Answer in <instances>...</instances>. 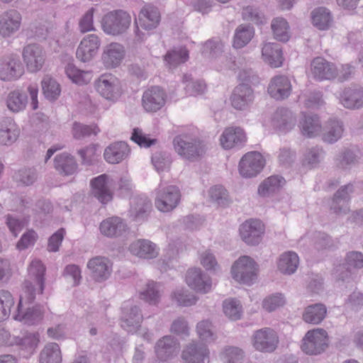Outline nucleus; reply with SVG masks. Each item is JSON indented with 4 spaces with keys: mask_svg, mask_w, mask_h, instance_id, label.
Segmentation results:
<instances>
[{
    "mask_svg": "<svg viewBox=\"0 0 363 363\" xmlns=\"http://www.w3.org/2000/svg\"><path fill=\"white\" fill-rule=\"evenodd\" d=\"M35 291L36 289L34 288L33 283L29 281L24 283V291L20 297L17 313L14 316L16 320L28 325H35L43 320L44 309L41 306H26L35 300Z\"/></svg>",
    "mask_w": 363,
    "mask_h": 363,
    "instance_id": "f257e3e1",
    "label": "nucleus"
},
{
    "mask_svg": "<svg viewBox=\"0 0 363 363\" xmlns=\"http://www.w3.org/2000/svg\"><path fill=\"white\" fill-rule=\"evenodd\" d=\"M173 144L177 153L182 159L191 162L201 160L206 150V144L203 140L186 135L176 136Z\"/></svg>",
    "mask_w": 363,
    "mask_h": 363,
    "instance_id": "f03ea898",
    "label": "nucleus"
},
{
    "mask_svg": "<svg viewBox=\"0 0 363 363\" xmlns=\"http://www.w3.org/2000/svg\"><path fill=\"white\" fill-rule=\"evenodd\" d=\"M131 17L126 11L118 9L105 14L101 21L103 31L108 35L118 36L129 28Z\"/></svg>",
    "mask_w": 363,
    "mask_h": 363,
    "instance_id": "7ed1b4c3",
    "label": "nucleus"
},
{
    "mask_svg": "<svg viewBox=\"0 0 363 363\" xmlns=\"http://www.w3.org/2000/svg\"><path fill=\"white\" fill-rule=\"evenodd\" d=\"M329 346L328 333L323 328L308 330L301 340V349L308 355H319Z\"/></svg>",
    "mask_w": 363,
    "mask_h": 363,
    "instance_id": "20e7f679",
    "label": "nucleus"
},
{
    "mask_svg": "<svg viewBox=\"0 0 363 363\" xmlns=\"http://www.w3.org/2000/svg\"><path fill=\"white\" fill-rule=\"evenodd\" d=\"M251 342L255 350L263 353H272L277 350L279 338L274 329L266 327L253 333Z\"/></svg>",
    "mask_w": 363,
    "mask_h": 363,
    "instance_id": "39448f33",
    "label": "nucleus"
},
{
    "mask_svg": "<svg viewBox=\"0 0 363 363\" xmlns=\"http://www.w3.org/2000/svg\"><path fill=\"white\" fill-rule=\"evenodd\" d=\"M180 200L181 193L176 186H162L160 184L156 190L155 204L161 212L167 213L173 211L179 205Z\"/></svg>",
    "mask_w": 363,
    "mask_h": 363,
    "instance_id": "423d86ee",
    "label": "nucleus"
},
{
    "mask_svg": "<svg viewBox=\"0 0 363 363\" xmlns=\"http://www.w3.org/2000/svg\"><path fill=\"white\" fill-rule=\"evenodd\" d=\"M255 262L248 256L240 257L232 266L233 278L240 283L251 284L257 276Z\"/></svg>",
    "mask_w": 363,
    "mask_h": 363,
    "instance_id": "0eeeda50",
    "label": "nucleus"
},
{
    "mask_svg": "<svg viewBox=\"0 0 363 363\" xmlns=\"http://www.w3.org/2000/svg\"><path fill=\"white\" fill-rule=\"evenodd\" d=\"M265 165V160L258 152H249L242 156L239 165L240 174L244 178H252L258 175Z\"/></svg>",
    "mask_w": 363,
    "mask_h": 363,
    "instance_id": "6e6552de",
    "label": "nucleus"
},
{
    "mask_svg": "<svg viewBox=\"0 0 363 363\" xmlns=\"http://www.w3.org/2000/svg\"><path fill=\"white\" fill-rule=\"evenodd\" d=\"M113 179L106 174L94 177L90 182L91 194L101 204H106L113 198Z\"/></svg>",
    "mask_w": 363,
    "mask_h": 363,
    "instance_id": "1a4fd4ad",
    "label": "nucleus"
},
{
    "mask_svg": "<svg viewBox=\"0 0 363 363\" xmlns=\"http://www.w3.org/2000/svg\"><path fill=\"white\" fill-rule=\"evenodd\" d=\"M297 122L296 115L286 108H278L270 117V124L272 128L280 133H287L292 130Z\"/></svg>",
    "mask_w": 363,
    "mask_h": 363,
    "instance_id": "9d476101",
    "label": "nucleus"
},
{
    "mask_svg": "<svg viewBox=\"0 0 363 363\" xmlns=\"http://www.w3.org/2000/svg\"><path fill=\"white\" fill-rule=\"evenodd\" d=\"M22 55L30 72H36L42 69L45 60V52L40 45L28 44L24 47Z\"/></svg>",
    "mask_w": 363,
    "mask_h": 363,
    "instance_id": "9b49d317",
    "label": "nucleus"
},
{
    "mask_svg": "<svg viewBox=\"0 0 363 363\" xmlns=\"http://www.w3.org/2000/svg\"><path fill=\"white\" fill-rule=\"evenodd\" d=\"M152 208V202L147 196H133L130 200L129 216L135 222H144L147 220Z\"/></svg>",
    "mask_w": 363,
    "mask_h": 363,
    "instance_id": "f8f14e48",
    "label": "nucleus"
},
{
    "mask_svg": "<svg viewBox=\"0 0 363 363\" xmlns=\"http://www.w3.org/2000/svg\"><path fill=\"white\" fill-rule=\"evenodd\" d=\"M241 239L249 245H257L262 240L264 226L258 220L250 219L243 223L239 229Z\"/></svg>",
    "mask_w": 363,
    "mask_h": 363,
    "instance_id": "ddd939ff",
    "label": "nucleus"
},
{
    "mask_svg": "<svg viewBox=\"0 0 363 363\" xmlns=\"http://www.w3.org/2000/svg\"><path fill=\"white\" fill-rule=\"evenodd\" d=\"M311 72L317 80H332L337 75L336 66L322 57H315L311 62Z\"/></svg>",
    "mask_w": 363,
    "mask_h": 363,
    "instance_id": "4468645a",
    "label": "nucleus"
},
{
    "mask_svg": "<svg viewBox=\"0 0 363 363\" xmlns=\"http://www.w3.org/2000/svg\"><path fill=\"white\" fill-rule=\"evenodd\" d=\"M100 46L101 40L98 35L89 34L81 40L76 51V57L81 62H89L97 54Z\"/></svg>",
    "mask_w": 363,
    "mask_h": 363,
    "instance_id": "2eb2a0df",
    "label": "nucleus"
},
{
    "mask_svg": "<svg viewBox=\"0 0 363 363\" xmlns=\"http://www.w3.org/2000/svg\"><path fill=\"white\" fill-rule=\"evenodd\" d=\"M186 282L192 289L202 293H208L212 286L211 277L200 268L189 269L186 274Z\"/></svg>",
    "mask_w": 363,
    "mask_h": 363,
    "instance_id": "dca6fc26",
    "label": "nucleus"
},
{
    "mask_svg": "<svg viewBox=\"0 0 363 363\" xmlns=\"http://www.w3.org/2000/svg\"><path fill=\"white\" fill-rule=\"evenodd\" d=\"M209 357L207 346L200 342L192 341L182 350L181 357L184 363H204Z\"/></svg>",
    "mask_w": 363,
    "mask_h": 363,
    "instance_id": "f3484780",
    "label": "nucleus"
},
{
    "mask_svg": "<svg viewBox=\"0 0 363 363\" xmlns=\"http://www.w3.org/2000/svg\"><path fill=\"white\" fill-rule=\"evenodd\" d=\"M179 349L178 340L172 335L159 339L155 346V352L160 362H166L176 355Z\"/></svg>",
    "mask_w": 363,
    "mask_h": 363,
    "instance_id": "a211bd4d",
    "label": "nucleus"
},
{
    "mask_svg": "<svg viewBox=\"0 0 363 363\" xmlns=\"http://www.w3.org/2000/svg\"><path fill=\"white\" fill-rule=\"evenodd\" d=\"M24 72L23 66L16 55H11L0 63V79L10 81L18 79Z\"/></svg>",
    "mask_w": 363,
    "mask_h": 363,
    "instance_id": "6ab92c4d",
    "label": "nucleus"
},
{
    "mask_svg": "<svg viewBox=\"0 0 363 363\" xmlns=\"http://www.w3.org/2000/svg\"><path fill=\"white\" fill-rule=\"evenodd\" d=\"M92 278L99 282L106 280L112 272V262L105 257L97 256L87 263Z\"/></svg>",
    "mask_w": 363,
    "mask_h": 363,
    "instance_id": "aec40b11",
    "label": "nucleus"
},
{
    "mask_svg": "<svg viewBox=\"0 0 363 363\" xmlns=\"http://www.w3.org/2000/svg\"><path fill=\"white\" fill-rule=\"evenodd\" d=\"M125 55V48L118 43H111L107 45L103 51L101 61L107 69L118 67Z\"/></svg>",
    "mask_w": 363,
    "mask_h": 363,
    "instance_id": "412c9836",
    "label": "nucleus"
},
{
    "mask_svg": "<svg viewBox=\"0 0 363 363\" xmlns=\"http://www.w3.org/2000/svg\"><path fill=\"white\" fill-rule=\"evenodd\" d=\"M21 15L15 10L10 9L0 16V34L6 38L16 33L21 24Z\"/></svg>",
    "mask_w": 363,
    "mask_h": 363,
    "instance_id": "4be33fe9",
    "label": "nucleus"
},
{
    "mask_svg": "<svg viewBox=\"0 0 363 363\" xmlns=\"http://www.w3.org/2000/svg\"><path fill=\"white\" fill-rule=\"evenodd\" d=\"M21 135V129L11 118L0 121V145L10 146L15 143Z\"/></svg>",
    "mask_w": 363,
    "mask_h": 363,
    "instance_id": "5701e85b",
    "label": "nucleus"
},
{
    "mask_svg": "<svg viewBox=\"0 0 363 363\" xmlns=\"http://www.w3.org/2000/svg\"><path fill=\"white\" fill-rule=\"evenodd\" d=\"M352 191L353 186L351 184L345 185L338 189L331 201L330 211L337 215L347 214L350 211L348 207L350 194Z\"/></svg>",
    "mask_w": 363,
    "mask_h": 363,
    "instance_id": "b1692460",
    "label": "nucleus"
},
{
    "mask_svg": "<svg viewBox=\"0 0 363 363\" xmlns=\"http://www.w3.org/2000/svg\"><path fill=\"white\" fill-rule=\"evenodd\" d=\"M143 315L140 308L136 306L123 308L121 326L128 333H135L140 327Z\"/></svg>",
    "mask_w": 363,
    "mask_h": 363,
    "instance_id": "393cba45",
    "label": "nucleus"
},
{
    "mask_svg": "<svg viewBox=\"0 0 363 363\" xmlns=\"http://www.w3.org/2000/svg\"><path fill=\"white\" fill-rule=\"evenodd\" d=\"M245 140V134L240 127L226 128L220 138V145L225 150L241 146Z\"/></svg>",
    "mask_w": 363,
    "mask_h": 363,
    "instance_id": "a878e982",
    "label": "nucleus"
},
{
    "mask_svg": "<svg viewBox=\"0 0 363 363\" xmlns=\"http://www.w3.org/2000/svg\"><path fill=\"white\" fill-rule=\"evenodd\" d=\"M129 250L133 255L143 259H153L159 254L157 245L146 239H139L133 242L129 246Z\"/></svg>",
    "mask_w": 363,
    "mask_h": 363,
    "instance_id": "bb28decb",
    "label": "nucleus"
},
{
    "mask_svg": "<svg viewBox=\"0 0 363 363\" xmlns=\"http://www.w3.org/2000/svg\"><path fill=\"white\" fill-rule=\"evenodd\" d=\"M130 152L128 145L123 141L108 145L104 150L105 160L110 164H118L126 159Z\"/></svg>",
    "mask_w": 363,
    "mask_h": 363,
    "instance_id": "cd10ccee",
    "label": "nucleus"
},
{
    "mask_svg": "<svg viewBox=\"0 0 363 363\" xmlns=\"http://www.w3.org/2000/svg\"><path fill=\"white\" fill-rule=\"evenodd\" d=\"M102 235L108 238H116L127 230V225L122 218L113 216L104 220L99 226Z\"/></svg>",
    "mask_w": 363,
    "mask_h": 363,
    "instance_id": "c85d7f7f",
    "label": "nucleus"
},
{
    "mask_svg": "<svg viewBox=\"0 0 363 363\" xmlns=\"http://www.w3.org/2000/svg\"><path fill=\"white\" fill-rule=\"evenodd\" d=\"M140 26L150 30L155 28L160 21V13L158 9L152 5H145L140 10L136 19Z\"/></svg>",
    "mask_w": 363,
    "mask_h": 363,
    "instance_id": "c756f323",
    "label": "nucleus"
},
{
    "mask_svg": "<svg viewBox=\"0 0 363 363\" xmlns=\"http://www.w3.org/2000/svg\"><path fill=\"white\" fill-rule=\"evenodd\" d=\"M262 57L272 67H279L283 65L282 48L278 43H267L262 49Z\"/></svg>",
    "mask_w": 363,
    "mask_h": 363,
    "instance_id": "7c9ffc66",
    "label": "nucleus"
},
{
    "mask_svg": "<svg viewBox=\"0 0 363 363\" xmlns=\"http://www.w3.org/2000/svg\"><path fill=\"white\" fill-rule=\"evenodd\" d=\"M55 169L63 176H69L75 174L78 164L74 157L66 152L59 154L54 159Z\"/></svg>",
    "mask_w": 363,
    "mask_h": 363,
    "instance_id": "2f4dec72",
    "label": "nucleus"
},
{
    "mask_svg": "<svg viewBox=\"0 0 363 363\" xmlns=\"http://www.w3.org/2000/svg\"><path fill=\"white\" fill-rule=\"evenodd\" d=\"M327 314L326 306L323 303H315L307 306L302 315L303 320L310 324L320 323Z\"/></svg>",
    "mask_w": 363,
    "mask_h": 363,
    "instance_id": "473e14b6",
    "label": "nucleus"
},
{
    "mask_svg": "<svg viewBox=\"0 0 363 363\" xmlns=\"http://www.w3.org/2000/svg\"><path fill=\"white\" fill-rule=\"evenodd\" d=\"M40 342L39 335L36 333H25L21 336H14L13 345L20 350L26 351L29 354L34 352Z\"/></svg>",
    "mask_w": 363,
    "mask_h": 363,
    "instance_id": "72a5a7b5",
    "label": "nucleus"
},
{
    "mask_svg": "<svg viewBox=\"0 0 363 363\" xmlns=\"http://www.w3.org/2000/svg\"><path fill=\"white\" fill-rule=\"evenodd\" d=\"M165 92H144L142 104L147 112H155L165 104Z\"/></svg>",
    "mask_w": 363,
    "mask_h": 363,
    "instance_id": "f704fd0d",
    "label": "nucleus"
},
{
    "mask_svg": "<svg viewBox=\"0 0 363 363\" xmlns=\"http://www.w3.org/2000/svg\"><path fill=\"white\" fill-rule=\"evenodd\" d=\"M45 272V267L41 262L40 260L34 259L31 262L28 267V274L30 279L28 280L33 283V286L35 284L38 286L40 293L42 294L44 290L45 279L44 275ZM26 280L24 283L26 281ZM35 289V287H34Z\"/></svg>",
    "mask_w": 363,
    "mask_h": 363,
    "instance_id": "c9c22d12",
    "label": "nucleus"
},
{
    "mask_svg": "<svg viewBox=\"0 0 363 363\" xmlns=\"http://www.w3.org/2000/svg\"><path fill=\"white\" fill-rule=\"evenodd\" d=\"M321 129V123L317 115H303L301 122V131L304 136L315 137L320 133Z\"/></svg>",
    "mask_w": 363,
    "mask_h": 363,
    "instance_id": "e433bc0d",
    "label": "nucleus"
},
{
    "mask_svg": "<svg viewBox=\"0 0 363 363\" xmlns=\"http://www.w3.org/2000/svg\"><path fill=\"white\" fill-rule=\"evenodd\" d=\"M299 259L294 252H286L283 253L278 262V269L284 274H294L298 266Z\"/></svg>",
    "mask_w": 363,
    "mask_h": 363,
    "instance_id": "4c0bfd02",
    "label": "nucleus"
},
{
    "mask_svg": "<svg viewBox=\"0 0 363 363\" xmlns=\"http://www.w3.org/2000/svg\"><path fill=\"white\" fill-rule=\"evenodd\" d=\"M325 157V151L321 147L315 146L305 150L302 164L309 169L319 167Z\"/></svg>",
    "mask_w": 363,
    "mask_h": 363,
    "instance_id": "58836bf2",
    "label": "nucleus"
},
{
    "mask_svg": "<svg viewBox=\"0 0 363 363\" xmlns=\"http://www.w3.org/2000/svg\"><path fill=\"white\" fill-rule=\"evenodd\" d=\"M285 184V180L282 177L274 175L264 179L259 186L258 194L262 196H269Z\"/></svg>",
    "mask_w": 363,
    "mask_h": 363,
    "instance_id": "ea45409f",
    "label": "nucleus"
},
{
    "mask_svg": "<svg viewBox=\"0 0 363 363\" xmlns=\"http://www.w3.org/2000/svg\"><path fill=\"white\" fill-rule=\"evenodd\" d=\"M189 59V51L184 47H179L169 50L164 57L167 65L170 68H175L184 63Z\"/></svg>",
    "mask_w": 363,
    "mask_h": 363,
    "instance_id": "a19ab883",
    "label": "nucleus"
},
{
    "mask_svg": "<svg viewBox=\"0 0 363 363\" xmlns=\"http://www.w3.org/2000/svg\"><path fill=\"white\" fill-rule=\"evenodd\" d=\"M161 293L157 283L149 281L145 287L140 291L139 297L141 300L150 305L156 306L160 300Z\"/></svg>",
    "mask_w": 363,
    "mask_h": 363,
    "instance_id": "79ce46f5",
    "label": "nucleus"
},
{
    "mask_svg": "<svg viewBox=\"0 0 363 363\" xmlns=\"http://www.w3.org/2000/svg\"><path fill=\"white\" fill-rule=\"evenodd\" d=\"M39 361L40 363H61L62 355L59 345L55 342L48 343L40 353Z\"/></svg>",
    "mask_w": 363,
    "mask_h": 363,
    "instance_id": "37998d69",
    "label": "nucleus"
},
{
    "mask_svg": "<svg viewBox=\"0 0 363 363\" xmlns=\"http://www.w3.org/2000/svg\"><path fill=\"white\" fill-rule=\"evenodd\" d=\"M255 31L249 25L239 26L235 32L233 47L239 49L245 47L252 38Z\"/></svg>",
    "mask_w": 363,
    "mask_h": 363,
    "instance_id": "c03bdc74",
    "label": "nucleus"
},
{
    "mask_svg": "<svg viewBox=\"0 0 363 363\" xmlns=\"http://www.w3.org/2000/svg\"><path fill=\"white\" fill-rule=\"evenodd\" d=\"M337 97L346 108L357 109L363 106V92H339Z\"/></svg>",
    "mask_w": 363,
    "mask_h": 363,
    "instance_id": "a18cd8bd",
    "label": "nucleus"
},
{
    "mask_svg": "<svg viewBox=\"0 0 363 363\" xmlns=\"http://www.w3.org/2000/svg\"><path fill=\"white\" fill-rule=\"evenodd\" d=\"M343 130L342 122L331 119L328 123L326 130L323 135V140L328 143H335L341 138Z\"/></svg>",
    "mask_w": 363,
    "mask_h": 363,
    "instance_id": "49530a36",
    "label": "nucleus"
},
{
    "mask_svg": "<svg viewBox=\"0 0 363 363\" xmlns=\"http://www.w3.org/2000/svg\"><path fill=\"white\" fill-rule=\"evenodd\" d=\"M28 101L27 92H10L6 100L8 108L13 112L23 110Z\"/></svg>",
    "mask_w": 363,
    "mask_h": 363,
    "instance_id": "de8ad7c7",
    "label": "nucleus"
},
{
    "mask_svg": "<svg viewBox=\"0 0 363 363\" xmlns=\"http://www.w3.org/2000/svg\"><path fill=\"white\" fill-rule=\"evenodd\" d=\"M271 28L274 38L281 42H287L289 40V26L283 18H276L272 20Z\"/></svg>",
    "mask_w": 363,
    "mask_h": 363,
    "instance_id": "09e8293b",
    "label": "nucleus"
},
{
    "mask_svg": "<svg viewBox=\"0 0 363 363\" xmlns=\"http://www.w3.org/2000/svg\"><path fill=\"white\" fill-rule=\"evenodd\" d=\"M312 21L318 29L327 30L332 21L331 14L327 9L320 7L312 12Z\"/></svg>",
    "mask_w": 363,
    "mask_h": 363,
    "instance_id": "8fccbe9b",
    "label": "nucleus"
},
{
    "mask_svg": "<svg viewBox=\"0 0 363 363\" xmlns=\"http://www.w3.org/2000/svg\"><path fill=\"white\" fill-rule=\"evenodd\" d=\"M119 86V79L112 74H101L94 82V86L97 91L114 90Z\"/></svg>",
    "mask_w": 363,
    "mask_h": 363,
    "instance_id": "3c124183",
    "label": "nucleus"
},
{
    "mask_svg": "<svg viewBox=\"0 0 363 363\" xmlns=\"http://www.w3.org/2000/svg\"><path fill=\"white\" fill-rule=\"evenodd\" d=\"M100 130L96 125H84L74 122L72 125V133L75 139L80 140L91 135H96Z\"/></svg>",
    "mask_w": 363,
    "mask_h": 363,
    "instance_id": "603ef678",
    "label": "nucleus"
},
{
    "mask_svg": "<svg viewBox=\"0 0 363 363\" xmlns=\"http://www.w3.org/2000/svg\"><path fill=\"white\" fill-rule=\"evenodd\" d=\"M14 299L11 294L5 290L0 291V322L9 318Z\"/></svg>",
    "mask_w": 363,
    "mask_h": 363,
    "instance_id": "864d4df0",
    "label": "nucleus"
},
{
    "mask_svg": "<svg viewBox=\"0 0 363 363\" xmlns=\"http://www.w3.org/2000/svg\"><path fill=\"white\" fill-rule=\"evenodd\" d=\"M68 78L74 84L82 85L87 84L90 79V73L77 69L74 65L68 64L65 68Z\"/></svg>",
    "mask_w": 363,
    "mask_h": 363,
    "instance_id": "5fc2aeb1",
    "label": "nucleus"
},
{
    "mask_svg": "<svg viewBox=\"0 0 363 363\" xmlns=\"http://www.w3.org/2000/svg\"><path fill=\"white\" fill-rule=\"evenodd\" d=\"M38 174L35 168L24 167L16 172L13 176L16 182L29 186L33 184L37 179Z\"/></svg>",
    "mask_w": 363,
    "mask_h": 363,
    "instance_id": "6e6d98bb",
    "label": "nucleus"
},
{
    "mask_svg": "<svg viewBox=\"0 0 363 363\" xmlns=\"http://www.w3.org/2000/svg\"><path fill=\"white\" fill-rule=\"evenodd\" d=\"M230 100L233 108L238 110H243L253 101V92H234L232 94Z\"/></svg>",
    "mask_w": 363,
    "mask_h": 363,
    "instance_id": "4d7b16f0",
    "label": "nucleus"
},
{
    "mask_svg": "<svg viewBox=\"0 0 363 363\" xmlns=\"http://www.w3.org/2000/svg\"><path fill=\"white\" fill-rule=\"evenodd\" d=\"M223 308L225 315L233 320H238L242 316V306L240 305V301L238 300H225L223 302Z\"/></svg>",
    "mask_w": 363,
    "mask_h": 363,
    "instance_id": "13d9d810",
    "label": "nucleus"
},
{
    "mask_svg": "<svg viewBox=\"0 0 363 363\" xmlns=\"http://www.w3.org/2000/svg\"><path fill=\"white\" fill-rule=\"evenodd\" d=\"M211 200L220 206H225L229 203L228 194L226 189L220 185L211 187L208 191Z\"/></svg>",
    "mask_w": 363,
    "mask_h": 363,
    "instance_id": "bf43d9fd",
    "label": "nucleus"
},
{
    "mask_svg": "<svg viewBox=\"0 0 363 363\" xmlns=\"http://www.w3.org/2000/svg\"><path fill=\"white\" fill-rule=\"evenodd\" d=\"M299 99L303 100L304 106L308 108L316 109L324 104L320 92H307L300 96Z\"/></svg>",
    "mask_w": 363,
    "mask_h": 363,
    "instance_id": "052dcab7",
    "label": "nucleus"
},
{
    "mask_svg": "<svg viewBox=\"0 0 363 363\" xmlns=\"http://www.w3.org/2000/svg\"><path fill=\"white\" fill-rule=\"evenodd\" d=\"M243 357V351L237 347H226L223 352L224 363H241Z\"/></svg>",
    "mask_w": 363,
    "mask_h": 363,
    "instance_id": "680f3d73",
    "label": "nucleus"
},
{
    "mask_svg": "<svg viewBox=\"0 0 363 363\" xmlns=\"http://www.w3.org/2000/svg\"><path fill=\"white\" fill-rule=\"evenodd\" d=\"M292 85L290 79L286 75L274 77L269 84L271 91H291Z\"/></svg>",
    "mask_w": 363,
    "mask_h": 363,
    "instance_id": "e2e57ef3",
    "label": "nucleus"
},
{
    "mask_svg": "<svg viewBox=\"0 0 363 363\" xmlns=\"http://www.w3.org/2000/svg\"><path fill=\"white\" fill-rule=\"evenodd\" d=\"M285 300L281 294H275L266 297L262 301V307L268 312L275 311L277 308L283 306Z\"/></svg>",
    "mask_w": 363,
    "mask_h": 363,
    "instance_id": "0e129e2a",
    "label": "nucleus"
},
{
    "mask_svg": "<svg viewBox=\"0 0 363 363\" xmlns=\"http://www.w3.org/2000/svg\"><path fill=\"white\" fill-rule=\"evenodd\" d=\"M130 139L140 147H149L157 143L156 139L148 138L147 135L143 133L142 129L139 128H133Z\"/></svg>",
    "mask_w": 363,
    "mask_h": 363,
    "instance_id": "69168bd1",
    "label": "nucleus"
},
{
    "mask_svg": "<svg viewBox=\"0 0 363 363\" xmlns=\"http://www.w3.org/2000/svg\"><path fill=\"white\" fill-rule=\"evenodd\" d=\"M152 163L155 169L160 172L169 167L171 160L166 152H157L152 156Z\"/></svg>",
    "mask_w": 363,
    "mask_h": 363,
    "instance_id": "338daca9",
    "label": "nucleus"
},
{
    "mask_svg": "<svg viewBox=\"0 0 363 363\" xmlns=\"http://www.w3.org/2000/svg\"><path fill=\"white\" fill-rule=\"evenodd\" d=\"M242 18L252 21L256 24H262L264 22V15L257 9L253 6H246L242 11Z\"/></svg>",
    "mask_w": 363,
    "mask_h": 363,
    "instance_id": "774afa93",
    "label": "nucleus"
}]
</instances>
